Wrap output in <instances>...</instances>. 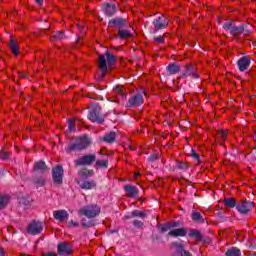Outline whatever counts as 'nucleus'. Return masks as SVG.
Segmentation results:
<instances>
[{
    "label": "nucleus",
    "mask_w": 256,
    "mask_h": 256,
    "mask_svg": "<svg viewBox=\"0 0 256 256\" xmlns=\"http://www.w3.org/2000/svg\"><path fill=\"white\" fill-rule=\"evenodd\" d=\"M115 61H117V58L109 51L106 52V57L105 55L99 56L98 67L101 73L99 77L100 81H102V79H105V76L107 75V63L108 67H113V65H115Z\"/></svg>",
    "instance_id": "1"
},
{
    "label": "nucleus",
    "mask_w": 256,
    "mask_h": 256,
    "mask_svg": "<svg viewBox=\"0 0 256 256\" xmlns=\"http://www.w3.org/2000/svg\"><path fill=\"white\" fill-rule=\"evenodd\" d=\"M91 145V138L87 135L80 136L76 138L75 143H71L68 146V151H83V149H87Z\"/></svg>",
    "instance_id": "2"
},
{
    "label": "nucleus",
    "mask_w": 256,
    "mask_h": 256,
    "mask_svg": "<svg viewBox=\"0 0 256 256\" xmlns=\"http://www.w3.org/2000/svg\"><path fill=\"white\" fill-rule=\"evenodd\" d=\"M79 215H84L87 219H95L101 213V208L97 204L86 205L79 209Z\"/></svg>",
    "instance_id": "3"
},
{
    "label": "nucleus",
    "mask_w": 256,
    "mask_h": 256,
    "mask_svg": "<svg viewBox=\"0 0 256 256\" xmlns=\"http://www.w3.org/2000/svg\"><path fill=\"white\" fill-rule=\"evenodd\" d=\"M97 161V156L95 154H90V155H84L78 158L77 160L74 161L76 167H81V166H90L93 165Z\"/></svg>",
    "instance_id": "4"
},
{
    "label": "nucleus",
    "mask_w": 256,
    "mask_h": 256,
    "mask_svg": "<svg viewBox=\"0 0 256 256\" xmlns=\"http://www.w3.org/2000/svg\"><path fill=\"white\" fill-rule=\"evenodd\" d=\"M65 171L63 170V166L57 165L52 168V180L55 185H63V175Z\"/></svg>",
    "instance_id": "5"
},
{
    "label": "nucleus",
    "mask_w": 256,
    "mask_h": 256,
    "mask_svg": "<svg viewBox=\"0 0 256 256\" xmlns=\"http://www.w3.org/2000/svg\"><path fill=\"white\" fill-rule=\"evenodd\" d=\"M181 77L182 79H187V77H191L192 79H199V74L197 73V65L187 64Z\"/></svg>",
    "instance_id": "6"
},
{
    "label": "nucleus",
    "mask_w": 256,
    "mask_h": 256,
    "mask_svg": "<svg viewBox=\"0 0 256 256\" xmlns=\"http://www.w3.org/2000/svg\"><path fill=\"white\" fill-rule=\"evenodd\" d=\"M154 26V33H157V31H161V29H167L169 25V20L164 15H161L160 17H157L152 22Z\"/></svg>",
    "instance_id": "7"
},
{
    "label": "nucleus",
    "mask_w": 256,
    "mask_h": 256,
    "mask_svg": "<svg viewBox=\"0 0 256 256\" xmlns=\"http://www.w3.org/2000/svg\"><path fill=\"white\" fill-rule=\"evenodd\" d=\"M172 247L174 249L172 256H193L191 252L185 249V245H183V243L173 242Z\"/></svg>",
    "instance_id": "8"
},
{
    "label": "nucleus",
    "mask_w": 256,
    "mask_h": 256,
    "mask_svg": "<svg viewBox=\"0 0 256 256\" xmlns=\"http://www.w3.org/2000/svg\"><path fill=\"white\" fill-rule=\"evenodd\" d=\"M143 95H145V91L134 94L132 97L129 98L127 102V107H139V105H143Z\"/></svg>",
    "instance_id": "9"
},
{
    "label": "nucleus",
    "mask_w": 256,
    "mask_h": 256,
    "mask_svg": "<svg viewBox=\"0 0 256 256\" xmlns=\"http://www.w3.org/2000/svg\"><path fill=\"white\" fill-rule=\"evenodd\" d=\"M43 231V222L40 221H32L28 227L27 232L29 235H39Z\"/></svg>",
    "instance_id": "10"
},
{
    "label": "nucleus",
    "mask_w": 256,
    "mask_h": 256,
    "mask_svg": "<svg viewBox=\"0 0 256 256\" xmlns=\"http://www.w3.org/2000/svg\"><path fill=\"white\" fill-rule=\"evenodd\" d=\"M251 61H252L251 56H242L237 61L239 71H241L242 73L245 71H248L249 67H251Z\"/></svg>",
    "instance_id": "11"
},
{
    "label": "nucleus",
    "mask_w": 256,
    "mask_h": 256,
    "mask_svg": "<svg viewBox=\"0 0 256 256\" xmlns=\"http://www.w3.org/2000/svg\"><path fill=\"white\" fill-rule=\"evenodd\" d=\"M236 209L242 214L249 213V211L253 209V202L240 200L236 205Z\"/></svg>",
    "instance_id": "12"
},
{
    "label": "nucleus",
    "mask_w": 256,
    "mask_h": 256,
    "mask_svg": "<svg viewBox=\"0 0 256 256\" xmlns=\"http://www.w3.org/2000/svg\"><path fill=\"white\" fill-rule=\"evenodd\" d=\"M109 27L124 29V27H127V20L123 18H113L108 23Z\"/></svg>",
    "instance_id": "13"
},
{
    "label": "nucleus",
    "mask_w": 256,
    "mask_h": 256,
    "mask_svg": "<svg viewBox=\"0 0 256 256\" xmlns=\"http://www.w3.org/2000/svg\"><path fill=\"white\" fill-rule=\"evenodd\" d=\"M34 173L45 175V173H49V167L43 161L36 162L33 167Z\"/></svg>",
    "instance_id": "14"
},
{
    "label": "nucleus",
    "mask_w": 256,
    "mask_h": 256,
    "mask_svg": "<svg viewBox=\"0 0 256 256\" xmlns=\"http://www.w3.org/2000/svg\"><path fill=\"white\" fill-rule=\"evenodd\" d=\"M102 9L105 15H107V17H113V15L117 13V4L115 3L103 4Z\"/></svg>",
    "instance_id": "15"
},
{
    "label": "nucleus",
    "mask_w": 256,
    "mask_h": 256,
    "mask_svg": "<svg viewBox=\"0 0 256 256\" xmlns=\"http://www.w3.org/2000/svg\"><path fill=\"white\" fill-rule=\"evenodd\" d=\"M73 253V249L71 248V244L67 242L60 243L58 245V254L61 256L71 255Z\"/></svg>",
    "instance_id": "16"
},
{
    "label": "nucleus",
    "mask_w": 256,
    "mask_h": 256,
    "mask_svg": "<svg viewBox=\"0 0 256 256\" xmlns=\"http://www.w3.org/2000/svg\"><path fill=\"white\" fill-rule=\"evenodd\" d=\"M174 227H179V222L172 221L158 225V229L161 233H167L168 231H172L171 229H174Z\"/></svg>",
    "instance_id": "17"
},
{
    "label": "nucleus",
    "mask_w": 256,
    "mask_h": 256,
    "mask_svg": "<svg viewBox=\"0 0 256 256\" xmlns=\"http://www.w3.org/2000/svg\"><path fill=\"white\" fill-rule=\"evenodd\" d=\"M124 191L127 197H130L132 199H134V197H137V195H139V188H137V186L125 185Z\"/></svg>",
    "instance_id": "18"
},
{
    "label": "nucleus",
    "mask_w": 256,
    "mask_h": 256,
    "mask_svg": "<svg viewBox=\"0 0 256 256\" xmlns=\"http://www.w3.org/2000/svg\"><path fill=\"white\" fill-rule=\"evenodd\" d=\"M88 119L92 121V123H99L100 125L105 121L103 116L99 115L96 111L89 112Z\"/></svg>",
    "instance_id": "19"
},
{
    "label": "nucleus",
    "mask_w": 256,
    "mask_h": 256,
    "mask_svg": "<svg viewBox=\"0 0 256 256\" xmlns=\"http://www.w3.org/2000/svg\"><path fill=\"white\" fill-rule=\"evenodd\" d=\"M244 31H245V27L243 26H233L231 28L230 35H232L234 39H239V37L243 35Z\"/></svg>",
    "instance_id": "20"
},
{
    "label": "nucleus",
    "mask_w": 256,
    "mask_h": 256,
    "mask_svg": "<svg viewBox=\"0 0 256 256\" xmlns=\"http://www.w3.org/2000/svg\"><path fill=\"white\" fill-rule=\"evenodd\" d=\"M170 237H185L187 235V229L185 228H178L172 229L168 232Z\"/></svg>",
    "instance_id": "21"
},
{
    "label": "nucleus",
    "mask_w": 256,
    "mask_h": 256,
    "mask_svg": "<svg viewBox=\"0 0 256 256\" xmlns=\"http://www.w3.org/2000/svg\"><path fill=\"white\" fill-rule=\"evenodd\" d=\"M54 219H56V221H66V219H68L69 214L67 213V211L65 210H57L54 211Z\"/></svg>",
    "instance_id": "22"
},
{
    "label": "nucleus",
    "mask_w": 256,
    "mask_h": 256,
    "mask_svg": "<svg viewBox=\"0 0 256 256\" xmlns=\"http://www.w3.org/2000/svg\"><path fill=\"white\" fill-rule=\"evenodd\" d=\"M166 71L170 75H176V73L181 71V67L176 63H171L166 67Z\"/></svg>",
    "instance_id": "23"
},
{
    "label": "nucleus",
    "mask_w": 256,
    "mask_h": 256,
    "mask_svg": "<svg viewBox=\"0 0 256 256\" xmlns=\"http://www.w3.org/2000/svg\"><path fill=\"white\" fill-rule=\"evenodd\" d=\"M78 175L82 179H89V177H93V175H95V171L83 168L78 172Z\"/></svg>",
    "instance_id": "24"
},
{
    "label": "nucleus",
    "mask_w": 256,
    "mask_h": 256,
    "mask_svg": "<svg viewBox=\"0 0 256 256\" xmlns=\"http://www.w3.org/2000/svg\"><path fill=\"white\" fill-rule=\"evenodd\" d=\"M80 187L85 190L95 189V187H97V183L95 180H86L80 184Z\"/></svg>",
    "instance_id": "25"
},
{
    "label": "nucleus",
    "mask_w": 256,
    "mask_h": 256,
    "mask_svg": "<svg viewBox=\"0 0 256 256\" xmlns=\"http://www.w3.org/2000/svg\"><path fill=\"white\" fill-rule=\"evenodd\" d=\"M224 205L229 209H233L234 207H237V200L233 197L224 198Z\"/></svg>",
    "instance_id": "26"
},
{
    "label": "nucleus",
    "mask_w": 256,
    "mask_h": 256,
    "mask_svg": "<svg viewBox=\"0 0 256 256\" xmlns=\"http://www.w3.org/2000/svg\"><path fill=\"white\" fill-rule=\"evenodd\" d=\"M114 93L118 95V97H121V99H125L127 97V92L125 91L124 86H116L114 88Z\"/></svg>",
    "instance_id": "27"
},
{
    "label": "nucleus",
    "mask_w": 256,
    "mask_h": 256,
    "mask_svg": "<svg viewBox=\"0 0 256 256\" xmlns=\"http://www.w3.org/2000/svg\"><path fill=\"white\" fill-rule=\"evenodd\" d=\"M191 218L194 223H205V218H203V215L197 211L192 212Z\"/></svg>",
    "instance_id": "28"
},
{
    "label": "nucleus",
    "mask_w": 256,
    "mask_h": 256,
    "mask_svg": "<svg viewBox=\"0 0 256 256\" xmlns=\"http://www.w3.org/2000/svg\"><path fill=\"white\" fill-rule=\"evenodd\" d=\"M10 51L17 57L19 55V46L17 45V42L11 38L10 44H9Z\"/></svg>",
    "instance_id": "29"
},
{
    "label": "nucleus",
    "mask_w": 256,
    "mask_h": 256,
    "mask_svg": "<svg viewBox=\"0 0 256 256\" xmlns=\"http://www.w3.org/2000/svg\"><path fill=\"white\" fill-rule=\"evenodd\" d=\"M115 137H117V134L115 132H110L105 134L103 139L105 143H115Z\"/></svg>",
    "instance_id": "30"
},
{
    "label": "nucleus",
    "mask_w": 256,
    "mask_h": 256,
    "mask_svg": "<svg viewBox=\"0 0 256 256\" xmlns=\"http://www.w3.org/2000/svg\"><path fill=\"white\" fill-rule=\"evenodd\" d=\"M18 201L20 205H24V207H29V205H31V201L33 200L29 196H22L18 198Z\"/></svg>",
    "instance_id": "31"
},
{
    "label": "nucleus",
    "mask_w": 256,
    "mask_h": 256,
    "mask_svg": "<svg viewBox=\"0 0 256 256\" xmlns=\"http://www.w3.org/2000/svg\"><path fill=\"white\" fill-rule=\"evenodd\" d=\"M118 37L120 39H129V37H131V32L129 30H125V29H119L118 30Z\"/></svg>",
    "instance_id": "32"
},
{
    "label": "nucleus",
    "mask_w": 256,
    "mask_h": 256,
    "mask_svg": "<svg viewBox=\"0 0 256 256\" xmlns=\"http://www.w3.org/2000/svg\"><path fill=\"white\" fill-rule=\"evenodd\" d=\"M9 203V196L0 195V209H5Z\"/></svg>",
    "instance_id": "33"
},
{
    "label": "nucleus",
    "mask_w": 256,
    "mask_h": 256,
    "mask_svg": "<svg viewBox=\"0 0 256 256\" xmlns=\"http://www.w3.org/2000/svg\"><path fill=\"white\" fill-rule=\"evenodd\" d=\"M81 225H82V227H84V229H87L89 227H95V220H88L87 221V219L83 218L81 220Z\"/></svg>",
    "instance_id": "34"
},
{
    "label": "nucleus",
    "mask_w": 256,
    "mask_h": 256,
    "mask_svg": "<svg viewBox=\"0 0 256 256\" xmlns=\"http://www.w3.org/2000/svg\"><path fill=\"white\" fill-rule=\"evenodd\" d=\"M188 235H189V237H195V239H198V241H201V239H203L201 232H199L198 230H195V229L190 230Z\"/></svg>",
    "instance_id": "35"
},
{
    "label": "nucleus",
    "mask_w": 256,
    "mask_h": 256,
    "mask_svg": "<svg viewBox=\"0 0 256 256\" xmlns=\"http://www.w3.org/2000/svg\"><path fill=\"white\" fill-rule=\"evenodd\" d=\"M226 256H241V250L238 248H231L226 251Z\"/></svg>",
    "instance_id": "36"
},
{
    "label": "nucleus",
    "mask_w": 256,
    "mask_h": 256,
    "mask_svg": "<svg viewBox=\"0 0 256 256\" xmlns=\"http://www.w3.org/2000/svg\"><path fill=\"white\" fill-rule=\"evenodd\" d=\"M96 167H101L102 169H107V167L109 166V161L108 160H97Z\"/></svg>",
    "instance_id": "37"
},
{
    "label": "nucleus",
    "mask_w": 256,
    "mask_h": 256,
    "mask_svg": "<svg viewBox=\"0 0 256 256\" xmlns=\"http://www.w3.org/2000/svg\"><path fill=\"white\" fill-rule=\"evenodd\" d=\"M132 217H140V219H145L147 217V213L139 210H134L131 213Z\"/></svg>",
    "instance_id": "38"
},
{
    "label": "nucleus",
    "mask_w": 256,
    "mask_h": 256,
    "mask_svg": "<svg viewBox=\"0 0 256 256\" xmlns=\"http://www.w3.org/2000/svg\"><path fill=\"white\" fill-rule=\"evenodd\" d=\"M45 181H46L45 176H41L39 178L34 179V183L35 185H37V187H43V185H45Z\"/></svg>",
    "instance_id": "39"
},
{
    "label": "nucleus",
    "mask_w": 256,
    "mask_h": 256,
    "mask_svg": "<svg viewBox=\"0 0 256 256\" xmlns=\"http://www.w3.org/2000/svg\"><path fill=\"white\" fill-rule=\"evenodd\" d=\"M52 37L56 41H59L61 39H64L65 33L63 31L54 32V33H52Z\"/></svg>",
    "instance_id": "40"
},
{
    "label": "nucleus",
    "mask_w": 256,
    "mask_h": 256,
    "mask_svg": "<svg viewBox=\"0 0 256 256\" xmlns=\"http://www.w3.org/2000/svg\"><path fill=\"white\" fill-rule=\"evenodd\" d=\"M218 137H221L222 141H227V131L226 130H220L218 132Z\"/></svg>",
    "instance_id": "41"
},
{
    "label": "nucleus",
    "mask_w": 256,
    "mask_h": 256,
    "mask_svg": "<svg viewBox=\"0 0 256 256\" xmlns=\"http://www.w3.org/2000/svg\"><path fill=\"white\" fill-rule=\"evenodd\" d=\"M193 157V159H195L196 163H201V159H200V156L199 154H197V152H195V150H192V153L191 155Z\"/></svg>",
    "instance_id": "42"
},
{
    "label": "nucleus",
    "mask_w": 256,
    "mask_h": 256,
    "mask_svg": "<svg viewBox=\"0 0 256 256\" xmlns=\"http://www.w3.org/2000/svg\"><path fill=\"white\" fill-rule=\"evenodd\" d=\"M154 42L158 44L165 43V38L163 36H156L154 37Z\"/></svg>",
    "instance_id": "43"
},
{
    "label": "nucleus",
    "mask_w": 256,
    "mask_h": 256,
    "mask_svg": "<svg viewBox=\"0 0 256 256\" xmlns=\"http://www.w3.org/2000/svg\"><path fill=\"white\" fill-rule=\"evenodd\" d=\"M133 225L134 227H136L137 229H141V227H143V222H141V220H134L133 221Z\"/></svg>",
    "instance_id": "44"
},
{
    "label": "nucleus",
    "mask_w": 256,
    "mask_h": 256,
    "mask_svg": "<svg viewBox=\"0 0 256 256\" xmlns=\"http://www.w3.org/2000/svg\"><path fill=\"white\" fill-rule=\"evenodd\" d=\"M68 128H69V131H75V121L68 120Z\"/></svg>",
    "instance_id": "45"
},
{
    "label": "nucleus",
    "mask_w": 256,
    "mask_h": 256,
    "mask_svg": "<svg viewBox=\"0 0 256 256\" xmlns=\"http://www.w3.org/2000/svg\"><path fill=\"white\" fill-rule=\"evenodd\" d=\"M223 29H225V31H230V33H231V29H233V24H231V23H225V24L223 25Z\"/></svg>",
    "instance_id": "46"
},
{
    "label": "nucleus",
    "mask_w": 256,
    "mask_h": 256,
    "mask_svg": "<svg viewBox=\"0 0 256 256\" xmlns=\"http://www.w3.org/2000/svg\"><path fill=\"white\" fill-rule=\"evenodd\" d=\"M68 227H79V222L71 220L68 222Z\"/></svg>",
    "instance_id": "47"
},
{
    "label": "nucleus",
    "mask_w": 256,
    "mask_h": 256,
    "mask_svg": "<svg viewBox=\"0 0 256 256\" xmlns=\"http://www.w3.org/2000/svg\"><path fill=\"white\" fill-rule=\"evenodd\" d=\"M0 159H9L8 152H5V151L0 152Z\"/></svg>",
    "instance_id": "48"
},
{
    "label": "nucleus",
    "mask_w": 256,
    "mask_h": 256,
    "mask_svg": "<svg viewBox=\"0 0 256 256\" xmlns=\"http://www.w3.org/2000/svg\"><path fill=\"white\" fill-rule=\"evenodd\" d=\"M178 167H179V169H187V164L181 163Z\"/></svg>",
    "instance_id": "49"
},
{
    "label": "nucleus",
    "mask_w": 256,
    "mask_h": 256,
    "mask_svg": "<svg viewBox=\"0 0 256 256\" xmlns=\"http://www.w3.org/2000/svg\"><path fill=\"white\" fill-rule=\"evenodd\" d=\"M42 256H57V254L50 252V253L43 254Z\"/></svg>",
    "instance_id": "50"
},
{
    "label": "nucleus",
    "mask_w": 256,
    "mask_h": 256,
    "mask_svg": "<svg viewBox=\"0 0 256 256\" xmlns=\"http://www.w3.org/2000/svg\"><path fill=\"white\" fill-rule=\"evenodd\" d=\"M0 256H5V250L2 247H0Z\"/></svg>",
    "instance_id": "51"
},
{
    "label": "nucleus",
    "mask_w": 256,
    "mask_h": 256,
    "mask_svg": "<svg viewBox=\"0 0 256 256\" xmlns=\"http://www.w3.org/2000/svg\"><path fill=\"white\" fill-rule=\"evenodd\" d=\"M155 159H157V156H150L149 157V161H155Z\"/></svg>",
    "instance_id": "52"
},
{
    "label": "nucleus",
    "mask_w": 256,
    "mask_h": 256,
    "mask_svg": "<svg viewBox=\"0 0 256 256\" xmlns=\"http://www.w3.org/2000/svg\"><path fill=\"white\" fill-rule=\"evenodd\" d=\"M127 148L130 149V151H135V148H133L130 144L127 145Z\"/></svg>",
    "instance_id": "53"
},
{
    "label": "nucleus",
    "mask_w": 256,
    "mask_h": 256,
    "mask_svg": "<svg viewBox=\"0 0 256 256\" xmlns=\"http://www.w3.org/2000/svg\"><path fill=\"white\" fill-rule=\"evenodd\" d=\"M141 175V173L140 172H135L134 173V177H135V179H137V177H139Z\"/></svg>",
    "instance_id": "54"
},
{
    "label": "nucleus",
    "mask_w": 256,
    "mask_h": 256,
    "mask_svg": "<svg viewBox=\"0 0 256 256\" xmlns=\"http://www.w3.org/2000/svg\"><path fill=\"white\" fill-rule=\"evenodd\" d=\"M19 75H20V77H21V79H25V77H26V75H25V73H19Z\"/></svg>",
    "instance_id": "55"
},
{
    "label": "nucleus",
    "mask_w": 256,
    "mask_h": 256,
    "mask_svg": "<svg viewBox=\"0 0 256 256\" xmlns=\"http://www.w3.org/2000/svg\"><path fill=\"white\" fill-rule=\"evenodd\" d=\"M36 3H37L38 5H43V0H36Z\"/></svg>",
    "instance_id": "56"
},
{
    "label": "nucleus",
    "mask_w": 256,
    "mask_h": 256,
    "mask_svg": "<svg viewBox=\"0 0 256 256\" xmlns=\"http://www.w3.org/2000/svg\"><path fill=\"white\" fill-rule=\"evenodd\" d=\"M126 217V219H131V217H133V216H125Z\"/></svg>",
    "instance_id": "57"
},
{
    "label": "nucleus",
    "mask_w": 256,
    "mask_h": 256,
    "mask_svg": "<svg viewBox=\"0 0 256 256\" xmlns=\"http://www.w3.org/2000/svg\"><path fill=\"white\" fill-rule=\"evenodd\" d=\"M20 256H29V255H27V254H21Z\"/></svg>",
    "instance_id": "58"
},
{
    "label": "nucleus",
    "mask_w": 256,
    "mask_h": 256,
    "mask_svg": "<svg viewBox=\"0 0 256 256\" xmlns=\"http://www.w3.org/2000/svg\"><path fill=\"white\" fill-rule=\"evenodd\" d=\"M249 256H256L255 254H250Z\"/></svg>",
    "instance_id": "59"
},
{
    "label": "nucleus",
    "mask_w": 256,
    "mask_h": 256,
    "mask_svg": "<svg viewBox=\"0 0 256 256\" xmlns=\"http://www.w3.org/2000/svg\"><path fill=\"white\" fill-rule=\"evenodd\" d=\"M254 135L256 136V131L254 132Z\"/></svg>",
    "instance_id": "60"
}]
</instances>
